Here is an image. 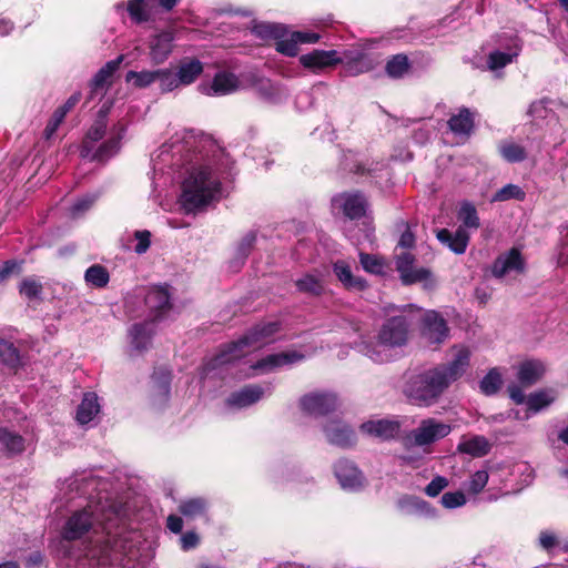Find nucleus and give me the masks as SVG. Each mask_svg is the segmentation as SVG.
Returning a JSON list of instances; mask_svg holds the SVG:
<instances>
[{
  "mask_svg": "<svg viewBox=\"0 0 568 568\" xmlns=\"http://www.w3.org/2000/svg\"><path fill=\"white\" fill-rule=\"evenodd\" d=\"M458 219L463 222V225L468 229H478L480 225L475 206L468 202L460 206Z\"/></svg>",
  "mask_w": 568,
  "mask_h": 568,
  "instance_id": "09e8293b",
  "label": "nucleus"
},
{
  "mask_svg": "<svg viewBox=\"0 0 568 568\" xmlns=\"http://www.w3.org/2000/svg\"><path fill=\"white\" fill-rule=\"evenodd\" d=\"M111 70H103L102 68L94 74L89 82V93L87 103L95 98H103L110 87L113 84L114 77L110 75Z\"/></svg>",
  "mask_w": 568,
  "mask_h": 568,
  "instance_id": "bb28decb",
  "label": "nucleus"
},
{
  "mask_svg": "<svg viewBox=\"0 0 568 568\" xmlns=\"http://www.w3.org/2000/svg\"><path fill=\"white\" fill-rule=\"evenodd\" d=\"M256 29L260 34L270 36V37L274 36L275 38L278 37V30H280L278 26L261 24V26L256 27Z\"/></svg>",
  "mask_w": 568,
  "mask_h": 568,
  "instance_id": "774afa93",
  "label": "nucleus"
},
{
  "mask_svg": "<svg viewBox=\"0 0 568 568\" xmlns=\"http://www.w3.org/2000/svg\"><path fill=\"white\" fill-rule=\"evenodd\" d=\"M170 381L171 374L166 368L159 369L151 377V382L158 389L159 395L162 396L164 399L168 398L170 393Z\"/></svg>",
  "mask_w": 568,
  "mask_h": 568,
  "instance_id": "8fccbe9b",
  "label": "nucleus"
},
{
  "mask_svg": "<svg viewBox=\"0 0 568 568\" xmlns=\"http://www.w3.org/2000/svg\"><path fill=\"white\" fill-rule=\"evenodd\" d=\"M239 88L237 78L229 72L217 73L212 82L210 90L215 95H225L234 92Z\"/></svg>",
  "mask_w": 568,
  "mask_h": 568,
  "instance_id": "f704fd0d",
  "label": "nucleus"
},
{
  "mask_svg": "<svg viewBox=\"0 0 568 568\" xmlns=\"http://www.w3.org/2000/svg\"><path fill=\"white\" fill-rule=\"evenodd\" d=\"M202 71L203 65L199 60L191 59L184 61L178 71L179 82L182 84H190L201 74Z\"/></svg>",
  "mask_w": 568,
  "mask_h": 568,
  "instance_id": "58836bf2",
  "label": "nucleus"
},
{
  "mask_svg": "<svg viewBox=\"0 0 568 568\" xmlns=\"http://www.w3.org/2000/svg\"><path fill=\"white\" fill-rule=\"evenodd\" d=\"M324 432L331 444L347 447L355 443V434L347 425L341 420H331L325 427Z\"/></svg>",
  "mask_w": 568,
  "mask_h": 568,
  "instance_id": "412c9836",
  "label": "nucleus"
},
{
  "mask_svg": "<svg viewBox=\"0 0 568 568\" xmlns=\"http://www.w3.org/2000/svg\"><path fill=\"white\" fill-rule=\"evenodd\" d=\"M398 509L402 514L412 516V515H425L432 516L434 515V510L429 507V505L415 496H405L398 500Z\"/></svg>",
  "mask_w": 568,
  "mask_h": 568,
  "instance_id": "2f4dec72",
  "label": "nucleus"
},
{
  "mask_svg": "<svg viewBox=\"0 0 568 568\" xmlns=\"http://www.w3.org/2000/svg\"><path fill=\"white\" fill-rule=\"evenodd\" d=\"M405 418L393 416L386 418H371L359 426V432L368 437L381 440H390L396 438L402 430Z\"/></svg>",
  "mask_w": 568,
  "mask_h": 568,
  "instance_id": "0eeeda50",
  "label": "nucleus"
},
{
  "mask_svg": "<svg viewBox=\"0 0 568 568\" xmlns=\"http://www.w3.org/2000/svg\"><path fill=\"white\" fill-rule=\"evenodd\" d=\"M521 47L518 42H514L511 47L508 48L506 52L504 51H493L488 54L487 65L491 71H496L511 63L515 58L518 57Z\"/></svg>",
  "mask_w": 568,
  "mask_h": 568,
  "instance_id": "7c9ffc66",
  "label": "nucleus"
},
{
  "mask_svg": "<svg viewBox=\"0 0 568 568\" xmlns=\"http://www.w3.org/2000/svg\"><path fill=\"white\" fill-rule=\"evenodd\" d=\"M18 291L21 296L26 297L29 301H32L41 296L43 285L34 276H28L20 282Z\"/></svg>",
  "mask_w": 568,
  "mask_h": 568,
  "instance_id": "ea45409f",
  "label": "nucleus"
},
{
  "mask_svg": "<svg viewBox=\"0 0 568 568\" xmlns=\"http://www.w3.org/2000/svg\"><path fill=\"white\" fill-rule=\"evenodd\" d=\"M333 203L351 220L365 215L367 201L361 193H344L334 197Z\"/></svg>",
  "mask_w": 568,
  "mask_h": 568,
  "instance_id": "2eb2a0df",
  "label": "nucleus"
},
{
  "mask_svg": "<svg viewBox=\"0 0 568 568\" xmlns=\"http://www.w3.org/2000/svg\"><path fill=\"white\" fill-rule=\"evenodd\" d=\"M448 486V480L443 476H436L425 488L430 497H436Z\"/></svg>",
  "mask_w": 568,
  "mask_h": 568,
  "instance_id": "5fc2aeb1",
  "label": "nucleus"
},
{
  "mask_svg": "<svg viewBox=\"0 0 568 568\" xmlns=\"http://www.w3.org/2000/svg\"><path fill=\"white\" fill-rule=\"evenodd\" d=\"M525 196H526V193L520 186H518L516 184H507L494 194L493 201L494 202H504V201H508L511 199L523 201L525 199Z\"/></svg>",
  "mask_w": 568,
  "mask_h": 568,
  "instance_id": "de8ad7c7",
  "label": "nucleus"
},
{
  "mask_svg": "<svg viewBox=\"0 0 568 568\" xmlns=\"http://www.w3.org/2000/svg\"><path fill=\"white\" fill-rule=\"evenodd\" d=\"M199 544V536L194 532H186L181 537V546L184 550L194 548Z\"/></svg>",
  "mask_w": 568,
  "mask_h": 568,
  "instance_id": "052dcab7",
  "label": "nucleus"
},
{
  "mask_svg": "<svg viewBox=\"0 0 568 568\" xmlns=\"http://www.w3.org/2000/svg\"><path fill=\"white\" fill-rule=\"evenodd\" d=\"M448 125L455 134L469 135L474 128V118L468 109H462L449 119Z\"/></svg>",
  "mask_w": 568,
  "mask_h": 568,
  "instance_id": "c9c22d12",
  "label": "nucleus"
},
{
  "mask_svg": "<svg viewBox=\"0 0 568 568\" xmlns=\"http://www.w3.org/2000/svg\"><path fill=\"white\" fill-rule=\"evenodd\" d=\"M525 262L517 248H511L508 252L499 255L491 267V273L497 278L506 276H516L524 272Z\"/></svg>",
  "mask_w": 568,
  "mask_h": 568,
  "instance_id": "ddd939ff",
  "label": "nucleus"
},
{
  "mask_svg": "<svg viewBox=\"0 0 568 568\" xmlns=\"http://www.w3.org/2000/svg\"><path fill=\"white\" fill-rule=\"evenodd\" d=\"M295 285L301 293L320 296L325 291L324 274L318 271L306 273L295 281Z\"/></svg>",
  "mask_w": 568,
  "mask_h": 568,
  "instance_id": "a878e982",
  "label": "nucleus"
},
{
  "mask_svg": "<svg viewBox=\"0 0 568 568\" xmlns=\"http://www.w3.org/2000/svg\"><path fill=\"white\" fill-rule=\"evenodd\" d=\"M336 397L333 394L312 393L301 399L304 412L313 416H323L336 408Z\"/></svg>",
  "mask_w": 568,
  "mask_h": 568,
  "instance_id": "4468645a",
  "label": "nucleus"
},
{
  "mask_svg": "<svg viewBox=\"0 0 568 568\" xmlns=\"http://www.w3.org/2000/svg\"><path fill=\"white\" fill-rule=\"evenodd\" d=\"M557 398V393L555 389H541L535 393H531L527 397V407L528 409L536 414L541 412L542 409L549 407Z\"/></svg>",
  "mask_w": 568,
  "mask_h": 568,
  "instance_id": "72a5a7b5",
  "label": "nucleus"
},
{
  "mask_svg": "<svg viewBox=\"0 0 568 568\" xmlns=\"http://www.w3.org/2000/svg\"><path fill=\"white\" fill-rule=\"evenodd\" d=\"M450 432L449 424L428 417L422 419L416 428L405 433L400 437V443L408 450L418 447L428 453L435 443L448 436Z\"/></svg>",
  "mask_w": 568,
  "mask_h": 568,
  "instance_id": "423d86ee",
  "label": "nucleus"
},
{
  "mask_svg": "<svg viewBox=\"0 0 568 568\" xmlns=\"http://www.w3.org/2000/svg\"><path fill=\"white\" fill-rule=\"evenodd\" d=\"M24 261L8 260L0 265V283H4L11 275L22 272Z\"/></svg>",
  "mask_w": 568,
  "mask_h": 568,
  "instance_id": "3c124183",
  "label": "nucleus"
},
{
  "mask_svg": "<svg viewBox=\"0 0 568 568\" xmlns=\"http://www.w3.org/2000/svg\"><path fill=\"white\" fill-rule=\"evenodd\" d=\"M450 358L437 365L450 384L462 378L470 365L471 351L465 345H454L449 349Z\"/></svg>",
  "mask_w": 568,
  "mask_h": 568,
  "instance_id": "6e6552de",
  "label": "nucleus"
},
{
  "mask_svg": "<svg viewBox=\"0 0 568 568\" xmlns=\"http://www.w3.org/2000/svg\"><path fill=\"white\" fill-rule=\"evenodd\" d=\"M457 449L460 453L468 454L473 457H481L489 453L490 444L484 436H473L470 438L463 439Z\"/></svg>",
  "mask_w": 568,
  "mask_h": 568,
  "instance_id": "473e14b6",
  "label": "nucleus"
},
{
  "mask_svg": "<svg viewBox=\"0 0 568 568\" xmlns=\"http://www.w3.org/2000/svg\"><path fill=\"white\" fill-rule=\"evenodd\" d=\"M24 438L18 433L9 430L7 427H0V447L9 456L18 455L24 452Z\"/></svg>",
  "mask_w": 568,
  "mask_h": 568,
  "instance_id": "c756f323",
  "label": "nucleus"
},
{
  "mask_svg": "<svg viewBox=\"0 0 568 568\" xmlns=\"http://www.w3.org/2000/svg\"><path fill=\"white\" fill-rule=\"evenodd\" d=\"M546 373V365L538 359L523 362L517 372V378L524 386L536 384Z\"/></svg>",
  "mask_w": 568,
  "mask_h": 568,
  "instance_id": "393cba45",
  "label": "nucleus"
},
{
  "mask_svg": "<svg viewBox=\"0 0 568 568\" xmlns=\"http://www.w3.org/2000/svg\"><path fill=\"white\" fill-rule=\"evenodd\" d=\"M131 345L138 354L142 349V323L136 322L130 328Z\"/></svg>",
  "mask_w": 568,
  "mask_h": 568,
  "instance_id": "6e6d98bb",
  "label": "nucleus"
},
{
  "mask_svg": "<svg viewBox=\"0 0 568 568\" xmlns=\"http://www.w3.org/2000/svg\"><path fill=\"white\" fill-rule=\"evenodd\" d=\"M501 156L510 163L521 162L526 159V150L514 142H505L499 145Z\"/></svg>",
  "mask_w": 568,
  "mask_h": 568,
  "instance_id": "37998d69",
  "label": "nucleus"
},
{
  "mask_svg": "<svg viewBox=\"0 0 568 568\" xmlns=\"http://www.w3.org/2000/svg\"><path fill=\"white\" fill-rule=\"evenodd\" d=\"M84 281L94 288H104L110 282V274L105 266L93 264L87 268Z\"/></svg>",
  "mask_w": 568,
  "mask_h": 568,
  "instance_id": "4c0bfd02",
  "label": "nucleus"
},
{
  "mask_svg": "<svg viewBox=\"0 0 568 568\" xmlns=\"http://www.w3.org/2000/svg\"><path fill=\"white\" fill-rule=\"evenodd\" d=\"M144 304L149 308V316L151 322H158L165 318L172 310L168 287H150L146 295L144 296Z\"/></svg>",
  "mask_w": 568,
  "mask_h": 568,
  "instance_id": "9b49d317",
  "label": "nucleus"
},
{
  "mask_svg": "<svg viewBox=\"0 0 568 568\" xmlns=\"http://www.w3.org/2000/svg\"><path fill=\"white\" fill-rule=\"evenodd\" d=\"M333 272L342 286L352 292H362L367 288V282L361 276L354 275L349 263L338 260L333 263Z\"/></svg>",
  "mask_w": 568,
  "mask_h": 568,
  "instance_id": "f3484780",
  "label": "nucleus"
},
{
  "mask_svg": "<svg viewBox=\"0 0 568 568\" xmlns=\"http://www.w3.org/2000/svg\"><path fill=\"white\" fill-rule=\"evenodd\" d=\"M97 201V196L95 195H87L82 199H79L74 202V204L72 205V213L73 214H79V213H83L88 210H90L93 204L95 203Z\"/></svg>",
  "mask_w": 568,
  "mask_h": 568,
  "instance_id": "4d7b16f0",
  "label": "nucleus"
},
{
  "mask_svg": "<svg viewBox=\"0 0 568 568\" xmlns=\"http://www.w3.org/2000/svg\"><path fill=\"white\" fill-rule=\"evenodd\" d=\"M321 36L312 31H294L287 39L276 41V50L285 55L294 57L298 52V44L315 43Z\"/></svg>",
  "mask_w": 568,
  "mask_h": 568,
  "instance_id": "a211bd4d",
  "label": "nucleus"
},
{
  "mask_svg": "<svg viewBox=\"0 0 568 568\" xmlns=\"http://www.w3.org/2000/svg\"><path fill=\"white\" fill-rule=\"evenodd\" d=\"M335 476L344 489H357L363 485L361 471L348 460H338L334 467Z\"/></svg>",
  "mask_w": 568,
  "mask_h": 568,
  "instance_id": "aec40b11",
  "label": "nucleus"
},
{
  "mask_svg": "<svg viewBox=\"0 0 568 568\" xmlns=\"http://www.w3.org/2000/svg\"><path fill=\"white\" fill-rule=\"evenodd\" d=\"M503 383L501 374L498 368H491L480 382V390L485 395L497 393Z\"/></svg>",
  "mask_w": 568,
  "mask_h": 568,
  "instance_id": "49530a36",
  "label": "nucleus"
},
{
  "mask_svg": "<svg viewBox=\"0 0 568 568\" xmlns=\"http://www.w3.org/2000/svg\"><path fill=\"white\" fill-rule=\"evenodd\" d=\"M342 61L336 50H314L311 53L303 54L300 62L303 67L312 70H322L335 65Z\"/></svg>",
  "mask_w": 568,
  "mask_h": 568,
  "instance_id": "6ab92c4d",
  "label": "nucleus"
},
{
  "mask_svg": "<svg viewBox=\"0 0 568 568\" xmlns=\"http://www.w3.org/2000/svg\"><path fill=\"white\" fill-rule=\"evenodd\" d=\"M126 59L124 54L119 55L118 58L108 61L102 69L103 70H111L110 75L114 77L115 72L119 70L121 63Z\"/></svg>",
  "mask_w": 568,
  "mask_h": 568,
  "instance_id": "0e129e2a",
  "label": "nucleus"
},
{
  "mask_svg": "<svg viewBox=\"0 0 568 568\" xmlns=\"http://www.w3.org/2000/svg\"><path fill=\"white\" fill-rule=\"evenodd\" d=\"M128 13L135 23H142V0H131L126 8Z\"/></svg>",
  "mask_w": 568,
  "mask_h": 568,
  "instance_id": "13d9d810",
  "label": "nucleus"
},
{
  "mask_svg": "<svg viewBox=\"0 0 568 568\" xmlns=\"http://www.w3.org/2000/svg\"><path fill=\"white\" fill-rule=\"evenodd\" d=\"M171 149L173 155L180 156L187 173L182 183L183 209L189 213L196 212L219 200L221 183L214 166L222 151L211 140L197 138L191 131L182 139H173Z\"/></svg>",
  "mask_w": 568,
  "mask_h": 568,
  "instance_id": "f257e3e1",
  "label": "nucleus"
},
{
  "mask_svg": "<svg viewBox=\"0 0 568 568\" xmlns=\"http://www.w3.org/2000/svg\"><path fill=\"white\" fill-rule=\"evenodd\" d=\"M408 68L409 62L405 54H396L386 63V72L392 78H402Z\"/></svg>",
  "mask_w": 568,
  "mask_h": 568,
  "instance_id": "a18cd8bd",
  "label": "nucleus"
},
{
  "mask_svg": "<svg viewBox=\"0 0 568 568\" xmlns=\"http://www.w3.org/2000/svg\"><path fill=\"white\" fill-rule=\"evenodd\" d=\"M539 544L544 549L549 550L557 545V537L549 530L541 531L539 535Z\"/></svg>",
  "mask_w": 568,
  "mask_h": 568,
  "instance_id": "bf43d9fd",
  "label": "nucleus"
},
{
  "mask_svg": "<svg viewBox=\"0 0 568 568\" xmlns=\"http://www.w3.org/2000/svg\"><path fill=\"white\" fill-rule=\"evenodd\" d=\"M449 334L446 321L435 311H428L423 317L420 336L428 346H438Z\"/></svg>",
  "mask_w": 568,
  "mask_h": 568,
  "instance_id": "9d476101",
  "label": "nucleus"
},
{
  "mask_svg": "<svg viewBox=\"0 0 568 568\" xmlns=\"http://www.w3.org/2000/svg\"><path fill=\"white\" fill-rule=\"evenodd\" d=\"M43 562V556L40 551H32L26 558V567L33 568L39 567Z\"/></svg>",
  "mask_w": 568,
  "mask_h": 568,
  "instance_id": "e2e57ef3",
  "label": "nucleus"
},
{
  "mask_svg": "<svg viewBox=\"0 0 568 568\" xmlns=\"http://www.w3.org/2000/svg\"><path fill=\"white\" fill-rule=\"evenodd\" d=\"M508 393H509L510 398L516 404H523V403L527 402L523 389L517 385H510L508 387Z\"/></svg>",
  "mask_w": 568,
  "mask_h": 568,
  "instance_id": "680f3d73",
  "label": "nucleus"
},
{
  "mask_svg": "<svg viewBox=\"0 0 568 568\" xmlns=\"http://www.w3.org/2000/svg\"><path fill=\"white\" fill-rule=\"evenodd\" d=\"M99 413V404L95 394H85L77 410V420L84 425L90 423Z\"/></svg>",
  "mask_w": 568,
  "mask_h": 568,
  "instance_id": "e433bc0d",
  "label": "nucleus"
},
{
  "mask_svg": "<svg viewBox=\"0 0 568 568\" xmlns=\"http://www.w3.org/2000/svg\"><path fill=\"white\" fill-rule=\"evenodd\" d=\"M108 121L104 120V115L97 116L94 123L90 126L80 148V155L82 158H89L91 152L94 150V143L102 140L105 135Z\"/></svg>",
  "mask_w": 568,
  "mask_h": 568,
  "instance_id": "b1692460",
  "label": "nucleus"
},
{
  "mask_svg": "<svg viewBox=\"0 0 568 568\" xmlns=\"http://www.w3.org/2000/svg\"><path fill=\"white\" fill-rule=\"evenodd\" d=\"M0 365L10 374L24 366L23 355L13 341L0 337Z\"/></svg>",
  "mask_w": 568,
  "mask_h": 568,
  "instance_id": "dca6fc26",
  "label": "nucleus"
},
{
  "mask_svg": "<svg viewBox=\"0 0 568 568\" xmlns=\"http://www.w3.org/2000/svg\"><path fill=\"white\" fill-rule=\"evenodd\" d=\"M305 358L304 354L297 351H287L277 354H271L257 361L248 367V377L271 373L277 368L293 365Z\"/></svg>",
  "mask_w": 568,
  "mask_h": 568,
  "instance_id": "1a4fd4ad",
  "label": "nucleus"
},
{
  "mask_svg": "<svg viewBox=\"0 0 568 568\" xmlns=\"http://www.w3.org/2000/svg\"><path fill=\"white\" fill-rule=\"evenodd\" d=\"M437 239L454 253L463 254L467 248L469 234L463 226H459L454 233L447 229H442L437 232Z\"/></svg>",
  "mask_w": 568,
  "mask_h": 568,
  "instance_id": "5701e85b",
  "label": "nucleus"
},
{
  "mask_svg": "<svg viewBox=\"0 0 568 568\" xmlns=\"http://www.w3.org/2000/svg\"><path fill=\"white\" fill-rule=\"evenodd\" d=\"M265 393L260 385H248L242 389L234 392L226 399V404L234 408H245L258 402Z\"/></svg>",
  "mask_w": 568,
  "mask_h": 568,
  "instance_id": "4be33fe9",
  "label": "nucleus"
},
{
  "mask_svg": "<svg viewBox=\"0 0 568 568\" xmlns=\"http://www.w3.org/2000/svg\"><path fill=\"white\" fill-rule=\"evenodd\" d=\"M173 34L162 32L150 40V55L156 62L164 61L172 49Z\"/></svg>",
  "mask_w": 568,
  "mask_h": 568,
  "instance_id": "cd10ccee",
  "label": "nucleus"
},
{
  "mask_svg": "<svg viewBox=\"0 0 568 568\" xmlns=\"http://www.w3.org/2000/svg\"><path fill=\"white\" fill-rule=\"evenodd\" d=\"M168 528L172 531V532H180L183 528V520L181 517L179 516H175V515H170L168 517Z\"/></svg>",
  "mask_w": 568,
  "mask_h": 568,
  "instance_id": "69168bd1",
  "label": "nucleus"
},
{
  "mask_svg": "<svg viewBox=\"0 0 568 568\" xmlns=\"http://www.w3.org/2000/svg\"><path fill=\"white\" fill-rule=\"evenodd\" d=\"M81 98V92L77 91L61 106L69 113L80 102Z\"/></svg>",
  "mask_w": 568,
  "mask_h": 568,
  "instance_id": "338daca9",
  "label": "nucleus"
},
{
  "mask_svg": "<svg viewBox=\"0 0 568 568\" xmlns=\"http://www.w3.org/2000/svg\"><path fill=\"white\" fill-rule=\"evenodd\" d=\"M180 1L181 0H144V22L155 19V16L159 13V11L155 10L153 14L155 6L160 7L163 12H170Z\"/></svg>",
  "mask_w": 568,
  "mask_h": 568,
  "instance_id": "c03bdc74",
  "label": "nucleus"
},
{
  "mask_svg": "<svg viewBox=\"0 0 568 568\" xmlns=\"http://www.w3.org/2000/svg\"><path fill=\"white\" fill-rule=\"evenodd\" d=\"M450 385L444 372L435 366L410 375L404 393L413 404L428 407L435 404Z\"/></svg>",
  "mask_w": 568,
  "mask_h": 568,
  "instance_id": "20e7f679",
  "label": "nucleus"
},
{
  "mask_svg": "<svg viewBox=\"0 0 568 568\" xmlns=\"http://www.w3.org/2000/svg\"><path fill=\"white\" fill-rule=\"evenodd\" d=\"M442 504L445 508H456L465 505L466 497L462 491H449L442 496Z\"/></svg>",
  "mask_w": 568,
  "mask_h": 568,
  "instance_id": "864d4df0",
  "label": "nucleus"
},
{
  "mask_svg": "<svg viewBox=\"0 0 568 568\" xmlns=\"http://www.w3.org/2000/svg\"><path fill=\"white\" fill-rule=\"evenodd\" d=\"M396 270L400 275V280L404 284H413L417 282H426V285H433L432 273L425 267H414V256L408 253H402L396 258Z\"/></svg>",
  "mask_w": 568,
  "mask_h": 568,
  "instance_id": "f8f14e48",
  "label": "nucleus"
},
{
  "mask_svg": "<svg viewBox=\"0 0 568 568\" xmlns=\"http://www.w3.org/2000/svg\"><path fill=\"white\" fill-rule=\"evenodd\" d=\"M488 473L486 470H477L470 478L468 483V491L473 494H478L483 490L488 481Z\"/></svg>",
  "mask_w": 568,
  "mask_h": 568,
  "instance_id": "603ef678",
  "label": "nucleus"
},
{
  "mask_svg": "<svg viewBox=\"0 0 568 568\" xmlns=\"http://www.w3.org/2000/svg\"><path fill=\"white\" fill-rule=\"evenodd\" d=\"M206 509V501L202 498H191L183 500L180 506V513L186 518H196L202 516Z\"/></svg>",
  "mask_w": 568,
  "mask_h": 568,
  "instance_id": "79ce46f5",
  "label": "nucleus"
},
{
  "mask_svg": "<svg viewBox=\"0 0 568 568\" xmlns=\"http://www.w3.org/2000/svg\"><path fill=\"white\" fill-rule=\"evenodd\" d=\"M121 135L116 134L109 138L106 141L101 143L95 151H92L90 154V160L93 162H98L101 164L106 163L110 159H112L121 148Z\"/></svg>",
  "mask_w": 568,
  "mask_h": 568,
  "instance_id": "c85d7f7f",
  "label": "nucleus"
},
{
  "mask_svg": "<svg viewBox=\"0 0 568 568\" xmlns=\"http://www.w3.org/2000/svg\"><path fill=\"white\" fill-rule=\"evenodd\" d=\"M359 263L364 271L375 275L383 274L386 267V262L382 256L364 252L359 253Z\"/></svg>",
  "mask_w": 568,
  "mask_h": 568,
  "instance_id": "a19ab883",
  "label": "nucleus"
},
{
  "mask_svg": "<svg viewBox=\"0 0 568 568\" xmlns=\"http://www.w3.org/2000/svg\"><path fill=\"white\" fill-rule=\"evenodd\" d=\"M280 331L278 322H267L255 325L242 338L232 343L222 351L207 366V369H215L220 366L231 364L252 349H258L274 341L275 334Z\"/></svg>",
  "mask_w": 568,
  "mask_h": 568,
  "instance_id": "39448f33",
  "label": "nucleus"
},
{
  "mask_svg": "<svg viewBox=\"0 0 568 568\" xmlns=\"http://www.w3.org/2000/svg\"><path fill=\"white\" fill-rule=\"evenodd\" d=\"M91 508L89 506L69 517L61 532L63 539L78 540L89 532L94 524L100 525L109 536L119 535L115 529L122 523V506L120 504L106 501L94 506V509Z\"/></svg>",
  "mask_w": 568,
  "mask_h": 568,
  "instance_id": "f03ea898",
  "label": "nucleus"
},
{
  "mask_svg": "<svg viewBox=\"0 0 568 568\" xmlns=\"http://www.w3.org/2000/svg\"><path fill=\"white\" fill-rule=\"evenodd\" d=\"M409 322L403 314L388 318L381 327L376 339L363 342L361 352L375 363H385L394 357V349L406 344Z\"/></svg>",
  "mask_w": 568,
  "mask_h": 568,
  "instance_id": "7ed1b4c3",
  "label": "nucleus"
}]
</instances>
